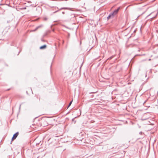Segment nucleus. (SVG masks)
<instances>
[{
	"label": "nucleus",
	"instance_id": "f257e3e1",
	"mask_svg": "<svg viewBox=\"0 0 158 158\" xmlns=\"http://www.w3.org/2000/svg\"><path fill=\"white\" fill-rule=\"evenodd\" d=\"M119 9L120 7H119L117 9L115 10L113 13L110 14L107 17V19L108 20L110 18L113 17L114 15L117 14Z\"/></svg>",
	"mask_w": 158,
	"mask_h": 158
},
{
	"label": "nucleus",
	"instance_id": "f03ea898",
	"mask_svg": "<svg viewBox=\"0 0 158 158\" xmlns=\"http://www.w3.org/2000/svg\"><path fill=\"white\" fill-rule=\"evenodd\" d=\"M19 134V132H17L15 134L13 135V136L12 138V140H13L14 139H15L17 136H18V135Z\"/></svg>",
	"mask_w": 158,
	"mask_h": 158
},
{
	"label": "nucleus",
	"instance_id": "7ed1b4c3",
	"mask_svg": "<svg viewBox=\"0 0 158 158\" xmlns=\"http://www.w3.org/2000/svg\"><path fill=\"white\" fill-rule=\"evenodd\" d=\"M71 9H72L71 8H70L64 7V8H61L60 10L65 9V10H72Z\"/></svg>",
	"mask_w": 158,
	"mask_h": 158
},
{
	"label": "nucleus",
	"instance_id": "20e7f679",
	"mask_svg": "<svg viewBox=\"0 0 158 158\" xmlns=\"http://www.w3.org/2000/svg\"><path fill=\"white\" fill-rule=\"evenodd\" d=\"M46 47L47 46L46 45H44L40 47V49H44L46 48Z\"/></svg>",
	"mask_w": 158,
	"mask_h": 158
},
{
	"label": "nucleus",
	"instance_id": "39448f33",
	"mask_svg": "<svg viewBox=\"0 0 158 158\" xmlns=\"http://www.w3.org/2000/svg\"><path fill=\"white\" fill-rule=\"evenodd\" d=\"M72 101L69 103V106H68V108L70 106V105H71L72 103Z\"/></svg>",
	"mask_w": 158,
	"mask_h": 158
},
{
	"label": "nucleus",
	"instance_id": "423d86ee",
	"mask_svg": "<svg viewBox=\"0 0 158 158\" xmlns=\"http://www.w3.org/2000/svg\"><path fill=\"white\" fill-rule=\"evenodd\" d=\"M71 16L72 17H73V18H74L75 17V15L74 14H71Z\"/></svg>",
	"mask_w": 158,
	"mask_h": 158
},
{
	"label": "nucleus",
	"instance_id": "0eeeda50",
	"mask_svg": "<svg viewBox=\"0 0 158 158\" xmlns=\"http://www.w3.org/2000/svg\"><path fill=\"white\" fill-rule=\"evenodd\" d=\"M113 58V56L110 57L108 59H111Z\"/></svg>",
	"mask_w": 158,
	"mask_h": 158
},
{
	"label": "nucleus",
	"instance_id": "6e6552de",
	"mask_svg": "<svg viewBox=\"0 0 158 158\" xmlns=\"http://www.w3.org/2000/svg\"><path fill=\"white\" fill-rule=\"evenodd\" d=\"M62 13L63 14H64V12H62Z\"/></svg>",
	"mask_w": 158,
	"mask_h": 158
},
{
	"label": "nucleus",
	"instance_id": "1a4fd4ad",
	"mask_svg": "<svg viewBox=\"0 0 158 158\" xmlns=\"http://www.w3.org/2000/svg\"><path fill=\"white\" fill-rule=\"evenodd\" d=\"M39 27H37V28H39Z\"/></svg>",
	"mask_w": 158,
	"mask_h": 158
},
{
	"label": "nucleus",
	"instance_id": "9d476101",
	"mask_svg": "<svg viewBox=\"0 0 158 158\" xmlns=\"http://www.w3.org/2000/svg\"><path fill=\"white\" fill-rule=\"evenodd\" d=\"M151 60V59H149V60Z\"/></svg>",
	"mask_w": 158,
	"mask_h": 158
}]
</instances>
